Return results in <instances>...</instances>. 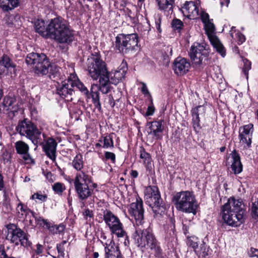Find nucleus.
<instances>
[{"instance_id": "obj_1", "label": "nucleus", "mask_w": 258, "mask_h": 258, "mask_svg": "<svg viewBox=\"0 0 258 258\" xmlns=\"http://www.w3.org/2000/svg\"><path fill=\"white\" fill-rule=\"evenodd\" d=\"M243 204L241 199L231 198L222 207V218L229 226L237 227L244 222Z\"/></svg>"}, {"instance_id": "obj_2", "label": "nucleus", "mask_w": 258, "mask_h": 258, "mask_svg": "<svg viewBox=\"0 0 258 258\" xmlns=\"http://www.w3.org/2000/svg\"><path fill=\"white\" fill-rule=\"evenodd\" d=\"M25 61L28 65L32 67L35 73L41 75L48 74L50 78L51 76L56 75L58 71V68L51 64L43 53H30L27 55Z\"/></svg>"}, {"instance_id": "obj_3", "label": "nucleus", "mask_w": 258, "mask_h": 258, "mask_svg": "<svg viewBox=\"0 0 258 258\" xmlns=\"http://www.w3.org/2000/svg\"><path fill=\"white\" fill-rule=\"evenodd\" d=\"M50 37L60 43H70L74 40L73 31L70 29L66 22L60 18L52 20L48 25Z\"/></svg>"}, {"instance_id": "obj_4", "label": "nucleus", "mask_w": 258, "mask_h": 258, "mask_svg": "<svg viewBox=\"0 0 258 258\" xmlns=\"http://www.w3.org/2000/svg\"><path fill=\"white\" fill-rule=\"evenodd\" d=\"M75 87L87 98L89 97L88 89L74 75H71L67 80L62 82L61 84L57 87L56 93L67 101H71L73 100V96L75 93Z\"/></svg>"}, {"instance_id": "obj_5", "label": "nucleus", "mask_w": 258, "mask_h": 258, "mask_svg": "<svg viewBox=\"0 0 258 258\" xmlns=\"http://www.w3.org/2000/svg\"><path fill=\"white\" fill-rule=\"evenodd\" d=\"M142 228L143 225L136 226V231L133 235L135 244L138 247H145L158 252L160 247L152 230L150 228Z\"/></svg>"}, {"instance_id": "obj_6", "label": "nucleus", "mask_w": 258, "mask_h": 258, "mask_svg": "<svg viewBox=\"0 0 258 258\" xmlns=\"http://www.w3.org/2000/svg\"><path fill=\"white\" fill-rule=\"evenodd\" d=\"M177 210L196 215L198 204L194 195L188 191L177 192L173 198Z\"/></svg>"}, {"instance_id": "obj_7", "label": "nucleus", "mask_w": 258, "mask_h": 258, "mask_svg": "<svg viewBox=\"0 0 258 258\" xmlns=\"http://www.w3.org/2000/svg\"><path fill=\"white\" fill-rule=\"evenodd\" d=\"M138 36L137 34H119L115 37V47L119 52L129 54L138 48Z\"/></svg>"}, {"instance_id": "obj_8", "label": "nucleus", "mask_w": 258, "mask_h": 258, "mask_svg": "<svg viewBox=\"0 0 258 258\" xmlns=\"http://www.w3.org/2000/svg\"><path fill=\"white\" fill-rule=\"evenodd\" d=\"M92 177L84 171L77 173L74 179V186L78 198L85 200L92 195L93 190L90 188Z\"/></svg>"}, {"instance_id": "obj_9", "label": "nucleus", "mask_w": 258, "mask_h": 258, "mask_svg": "<svg viewBox=\"0 0 258 258\" xmlns=\"http://www.w3.org/2000/svg\"><path fill=\"white\" fill-rule=\"evenodd\" d=\"M16 130L22 136H26L35 145H41V130H38L33 123L27 119L20 121Z\"/></svg>"}, {"instance_id": "obj_10", "label": "nucleus", "mask_w": 258, "mask_h": 258, "mask_svg": "<svg viewBox=\"0 0 258 258\" xmlns=\"http://www.w3.org/2000/svg\"><path fill=\"white\" fill-rule=\"evenodd\" d=\"M87 71L93 80H97L100 76L108 74L105 62L98 53L92 54L87 61Z\"/></svg>"}, {"instance_id": "obj_11", "label": "nucleus", "mask_w": 258, "mask_h": 258, "mask_svg": "<svg viewBox=\"0 0 258 258\" xmlns=\"http://www.w3.org/2000/svg\"><path fill=\"white\" fill-rule=\"evenodd\" d=\"M145 201L156 215H162L164 213L165 208L161 205L162 200L159 189L156 186H148L145 190Z\"/></svg>"}, {"instance_id": "obj_12", "label": "nucleus", "mask_w": 258, "mask_h": 258, "mask_svg": "<svg viewBox=\"0 0 258 258\" xmlns=\"http://www.w3.org/2000/svg\"><path fill=\"white\" fill-rule=\"evenodd\" d=\"M189 53L193 67L195 69L200 70L206 65L209 52L203 45L195 44L191 47Z\"/></svg>"}, {"instance_id": "obj_13", "label": "nucleus", "mask_w": 258, "mask_h": 258, "mask_svg": "<svg viewBox=\"0 0 258 258\" xmlns=\"http://www.w3.org/2000/svg\"><path fill=\"white\" fill-rule=\"evenodd\" d=\"M8 234V239L15 244L16 245L21 244L24 247H27L31 244L27 234L22 229L18 228L14 224H10L7 226Z\"/></svg>"}, {"instance_id": "obj_14", "label": "nucleus", "mask_w": 258, "mask_h": 258, "mask_svg": "<svg viewBox=\"0 0 258 258\" xmlns=\"http://www.w3.org/2000/svg\"><path fill=\"white\" fill-rule=\"evenodd\" d=\"M103 213V219L112 233L118 237H123L126 235L122 224L117 216L108 210H104Z\"/></svg>"}, {"instance_id": "obj_15", "label": "nucleus", "mask_w": 258, "mask_h": 258, "mask_svg": "<svg viewBox=\"0 0 258 258\" xmlns=\"http://www.w3.org/2000/svg\"><path fill=\"white\" fill-rule=\"evenodd\" d=\"M130 216L134 219L135 226H142L144 223V210L143 203L140 198L136 199V202L131 204L128 208Z\"/></svg>"}, {"instance_id": "obj_16", "label": "nucleus", "mask_w": 258, "mask_h": 258, "mask_svg": "<svg viewBox=\"0 0 258 258\" xmlns=\"http://www.w3.org/2000/svg\"><path fill=\"white\" fill-rule=\"evenodd\" d=\"M212 21L213 20L211 19L206 22L205 23H204L206 33L208 35L211 44L213 47L216 48V51L219 53L222 57H224L226 52L223 45L217 37L213 35L215 30V28Z\"/></svg>"}, {"instance_id": "obj_17", "label": "nucleus", "mask_w": 258, "mask_h": 258, "mask_svg": "<svg viewBox=\"0 0 258 258\" xmlns=\"http://www.w3.org/2000/svg\"><path fill=\"white\" fill-rule=\"evenodd\" d=\"M41 136H42L43 139L42 138V144L41 145L42 146L46 155L50 159L55 160L56 158L55 154L57 145V143L53 139L50 138L46 140L45 143H44L43 141L45 140L46 135L42 133Z\"/></svg>"}, {"instance_id": "obj_18", "label": "nucleus", "mask_w": 258, "mask_h": 258, "mask_svg": "<svg viewBox=\"0 0 258 258\" xmlns=\"http://www.w3.org/2000/svg\"><path fill=\"white\" fill-rule=\"evenodd\" d=\"M163 123L162 120L147 122V126L149 127L147 131L148 135L151 136L155 140L161 139L164 129Z\"/></svg>"}, {"instance_id": "obj_19", "label": "nucleus", "mask_w": 258, "mask_h": 258, "mask_svg": "<svg viewBox=\"0 0 258 258\" xmlns=\"http://www.w3.org/2000/svg\"><path fill=\"white\" fill-rule=\"evenodd\" d=\"M181 11L185 17L195 19L199 15V7L192 1L186 2Z\"/></svg>"}, {"instance_id": "obj_20", "label": "nucleus", "mask_w": 258, "mask_h": 258, "mask_svg": "<svg viewBox=\"0 0 258 258\" xmlns=\"http://www.w3.org/2000/svg\"><path fill=\"white\" fill-rule=\"evenodd\" d=\"M190 68V62L184 58H176L173 63L174 73L179 76H182L187 73Z\"/></svg>"}, {"instance_id": "obj_21", "label": "nucleus", "mask_w": 258, "mask_h": 258, "mask_svg": "<svg viewBox=\"0 0 258 258\" xmlns=\"http://www.w3.org/2000/svg\"><path fill=\"white\" fill-rule=\"evenodd\" d=\"M98 79V84H94V86L97 87L98 90L103 94L108 93L113 88L111 86L112 83L109 77V73L103 76H100Z\"/></svg>"}, {"instance_id": "obj_22", "label": "nucleus", "mask_w": 258, "mask_h": 258, "mask_svg": "<svg viewBox=\"0 0 258 258\" xmlns=\"http://www.w3.org/2000/svg\"><path fill=\"white\" fill-rule=\"evenodd\" d=\"M205 108L203 105H199L191 110L192 126L196 132H199L201 129L200 115L204 114Z\"/></svg>"}, {"instance_id": "obj_23", "label": "nucleus", "mask_w": 258, "mask_h": 258, "mask_svg": "<svg viewBox=\"0 0 258 258\" xmlns=\"http://www.w3.org/2000/svg\"><path fill=\"white\" fill-rule=\"evenodd\" d=\"M155 2L160 11L166 15L172 13L174 0H155Z\"/></svg>"}, {"instance_id": "obj_24", "label": "nucleus", "mask_w": 258, "mask_h": 258, "mask_svg": "<svg viewBox=\"0 0 258 258\" xmlns=\"http://www.w3.org/2000/svg\"><path fill=\"white\" fill-rule=\"evenodd\" d=\"M121 253L119 247L112 240H108L105 246V258Z\"/></svg>"}, {"instance_id": "obj_25", "label": "nucleus", "mask_w": 258, "mask_h": 258, "mask_svg": "<svg viewBox=\"0 0 258 258\" xmlns=\"http://www.w3.org/2000/svg\"><path fill=\"white\" fill-rule=\"evenodd\" d=\"M231 168L235 174L239 173L242 171V165L240 162L239 155L235 152H233L231 154Z\"/></svg>"}, {"instance_id": "obj_26", "label": "nucleus", "mask_w": 258, "mask_h": 258, "mask_svg": "<svg viewBox=\"0 0 258 258\" xmlns=\"http://www.w3.org/2000/svg\"><path fill=\"white\" fill-rule=\"evenodd\" d=\"M127 70L126 63H122L121 67L118 70L115 71L113 76H112L111 74L109 77L112 84L117 85L122 79L124 78Z\"/></svg>"}, {"instance_id": "obj_27", "label": "nucleus", "mask_w": 258, "mask_h": 258, "mask_svg": "<svg viewBox=\"0 0 258 258\" xmlns=\"http://www.w3.org/2000/svg\"><path fill=\"white\" fill-rule=\"evenodd\" d=\"M34 27L36 32L43 37H48V26L46 27L45 22L42 19H37L34 21Z\"/></svg>"}, {"instance_id": "obj_28", "label": "nucleus", "mask_w": 258, "mask_h": 258, "mask_svg": "<svg viewBox=\"0 0 258 258\" xmlns=\"http://www.w3.org/2000/svg\"><path fill=\"white\" fill-rule=\"evenodd\" d=\"M18 4V0H0V6L6 11L14 9Z\"/></svg>"}, {"instance_id": "obj_29", "label": "nucleus", "mask_w": 258, "mask_h": 258, "mask_svg": "<svg viewBox=\"0 0 258 258\" xmlns=\"http://www.w3.org/2000/svg\"><path fill=\"white\" fill-rule=\"evenodd\" d=\"M140 157L143 160V162L147 169L151 168L152 158L150 154L146 152L143 148H141Z\"/></svg>"}, {"instance_id": "obj_30", "label": "nucleus", "mask_w": 258, "mask_h": 258, "mask_svg": "<svg viewBox=\"0 0 258 258\" xmlns=\"http://www.w3.org/2000/svg\"><path fill=\"white\" fill-rule=\"evenodd\" d=\"M230 35L233 39L237 41L238 44H241L245 40V36L239 31H236L234 27L231 28Z\"/></svg>"}, {"instance_id": "obj_31", "label": "nucleus", "mask_w": 258, "mask_h": 258, "mask_svg": "<svg viewBox=\"0 0 258 258\" xmlns=\"http://www.w3.org/2000/svg\"><path fill=\"white\" fill-rule=\"evenodd\" d=\"M15 147L17 153L21 154L29 151V147L25 142L19 141L15 143Z\"/></svg>"}, {"instance_id": "obj_32", "label": "nucleus", "mask_w": 258, "mask_h": 258, "mask_svg": "<svg viewBox=\"0 0 258 258\" xmlns=\"http://www.w3.org/2000/svg\"><path fill=\"white\" fill-rule=\"evenodd\" d=\"M253 131V125L251 123L245 125L243 126L242 132L239 133L241 136H246L248 137V140L250 141V138H252V135ZM250 141H249V144Z\"/></svg>"}, {"instance_id": "obj_33", "label": "nucleus", "mask_w": 258, "mask_h": 258, "mask_svg": "<svg viewBox=\"0 0 258 258\" xmlns=\"http://www.w3.org/2000/svg\"><path fill=\"white\" fill-rule=\"evenodd\" d=\"M83 157L82 155L78 154L75 157L72 162V165L74 168L77 170H81L83 167Z\"/></svg>"}, {"instance_id": "obj_34", "label": "nucleus", "mask_w": 258, "mask_h": 258, "mask_svg": "<svg viewBox=\"0 0 258 258\" xmlns=\"http://www.w3.org/2000/svg\"><path fill=\"white\" fill-rule=\"evenodd\" d=\"M2 66L5 68H14L15 67L12 60L7 55H4L0 59V66Z\"/></svg>"}, {"instance_id": "obj_35", "label": "nucleus", "mask_w": 258, "mask_h": 258, "mask_svg": "<svg viewBox=\"0 0 258 258\" xmlns=\"http://www.w3.org/2000/svg\"><path fill=\"white\" fill-rule=\"evenodd\" d=\"M47 229L49 230V231L52 234H60L63 232L65 229V226L63 224H59L58 225H55L52 226L50 225V227H48Z\"/></svg>"}, {"instance_id": "obj_36", "label": "nucleus", "mask_w": 258, "mask_h": 258, "mask_svg": "<svg viewBox=\"0 0 258 258\" xmlns=\"http://www.w3.org/2000/svg\"><path fill=\"white\" fill-rule=\"evenodd\" d=\"M208 247L207 245L204 242L202 243L200 245V248L198 249H195V252L198 254L203 257H205L208 254Z\"/></svg>"}, {"instance_id": "obj_37", "label": "nucleus", "mask_w": 258, "mask_h": 258, "mask_svg": "<svg viewBox=\"0 0 258 258\" xmlns=\"http://www.w3.org/2000/svg\"><path fill=\"white\" fill-rule=\"evenodd\" d=\"M94 86H95L94 85H92L91 90V97L92 98L93 103L96 104V106L100 107L101 103L100 102L99 93L97 91H93Z\"/></svg>"}, {"instance_id": "obj_38", "label": "nucleus", "mask_w": 258, "mask_h": 258, "mask_svg": "<svg viewBox=\"0 0 258 258\" xmlns=\"http://www.w3.org/2000/svg\"><path fill=\"white\" fill-rule=\"evenodd\" d=\"M17 211L19 214L21 215V218L26 216L29 212H31L26 206H24L21 203H19L17 207Z\"/></svg>"}, {"instance_id": "obj_39", "label": "nucleus", "mask_w": 258, "mask_h": 258, "mask_svg": "<svg viewBox=\"0 0 258 258\" xmlns=\"http://www.w3.org/2000/svg\"><path fill=\"white\" fill-rule=\"evenodd\" d=\"M83 215L87 222H92L93 221L94 213L92 210L86 209L83 213Z\"/></svg>"}, {"instance_id": "obj_40", "label": "nucleus", "mask_w": 258, "mask_h": 258, "mask_svg": "<svg viewBox=\"0 0 258 258\" xmlns=\"http://www.w3.org/2000/svg\"><path fill=\"white\" fill-rule=\"evenodd\" d=\"M243 67L242 68V72L244 75L246 76V79H248V71L251 69V62L248 59L245 58L243 59Z\"/></svg>"}, {"instance_id": "obj_41", "label": "nucleus", "mask_w": 258, "mask_h": 258, "mask_svg": "<svg viewBox=\"0 0 258 258\" xmlns=\"http://www.w3.org/2000/svg\"><path fill=\"white\" fill-rule=\"evenodd\" d=\"M198 242L199 239L197 237L192 236L188 238L187 243L189 246L193 248L195 251V249H198Z\"/></svg>"}, {"instance_id": "obj_42", "label": "nucleus", "mask_w": 258, "mask_h": 258, "mask_svg": "<svg viewBox=\"0 0 258 258\" xmlns=\"http://www.w3.org/2000/svg\"><path fill=\"white\" fill-rule=\"evenodd\" d=\"M110 147H113V141L111 137L107 136L104 138L103 148L107 149Z\"/></svg>"}, {"instance_id": "obj_43", "label": "nucleus", "mask_w": 258, "mask_h": 258, "mask_svg": "<svg viewBox=\"0 0 258 258\" xmlns=\"http://www.w3.org/2000/svg\"><path fill=\"white\" fill-rule=\"evenodd\" d=\"M14 103V99L7 97L4 98V101L3 102V105L6 108V110H10L11 106Z\"/></svg>"}, {"instance_id": "obj_44", "label": "nucleus", "mask_w": 258, "mask_h": 258, "mask_svg": "<svg viewBox=\"0 0 258 258\" xmlns=\"http://www.w3.org/2000/svg\"><path fill=\"white\" fill-rule=\"evenodd\" d=\"M239 139H240V142L242 145H243L244 148H249L251 146V138H250V143L249 144V140L248 139V137L246 136H241V135L239 134Z\"/></svg>"}, {"instance_id": "obj_45", "label": "nucleus", "mask_w": 258, "mask_h": 258, "mask_svg": "<svg viewBox=\"0 0 258 258\" xmlns=\"http://www.w3.org/2000/svg\"><path fill=\"white\" fill-rule=\"evenodd\" d=\"M172 26L175 29L180 30L183 26V24L179 19H174L172 20Z\"/></svg>"}, {"instance_id": "obj_46", "label": "nucleus", "mask_w": 258, "mask_h": 258, "mask_svg": "<svg viewBox=\"0 0 258 258\" xmlns=\"http://www.w3.org/2000/svg\"><path fill=\"white\" fill-rule=\"evenodd\" d=\"M35 220L37 222V224L42 226H45L46 228L50 227V223L48 222L46 220H45L41 217L37 218L35 217Z\"/></svg>"}, {"instance_id": "obj_47", "label": "nucleus", "mask_w": 258, "mask_h": 258, "mask_svg": "<svg viewBox=\"0 0 258 258\" xmlns=\"http://www.w3.org/2000/svg\"><path fill=\"white\" fill-rule=\"evenodd\" d=\"M46 199H47L46 196L42 195L39 192L34 194L31 197V199H32V200L38 199L42 202L45 201L46 200Z\"/></svg>"}, {"instance_id": "obj_48", "label": "nucleus", "mask_w": 258, "mask_h": 258, "mask_svg": "<svg viewBox=\"0 0 258 258\" xmlns=\"http://www.w3.org/2000/svg\"><path fill=\"white\" fill-rule=\"evenodd\" d=\"M52 188L55 191V192L58 194L61 193L64 189V188L63 187V184L59 182L54 183V184L53 185Z\"/></svg>"}, {"instance_id": "obj_49", "label": "nucleus", "mask_w": 258, "mask_h": 258, "mask_svg": "<svg viewBox=\"0 0 258 258\" xmlns=\"http://www.w3.org/2000/svg\"><path fill=\"white\" fill-rule=\"evenodd\" d=\"M22 155V158L26 163L29 164L33 162V159L31 157L30 154L28 152L21 154Z\"/></svg>"}, {"instance_id": "obj_50", "label": "nucleus", "mask_w": 258, "mask_h": 258, "mask_svg": "<svg viewBox=\"0 0 258 258\" xmlns=\"http://www.w3.org/2000/svg\"><path fill=\"white\" fill-rule=\"evenodd\" d=\"M200 15L203 23H205L206 22L211 20L209 18V14L205 12L202 11Z\"/></svg>"}, {"instance_id": "obj_51", "label": "nucleus", "mask_w": 258, "mask_h": 258, "mask_svg": "<svg viewBox=\"0 0 258 258\" xmlns=\"http://www.w3.org/2000/svg\"><path fill=\"white\" fill-rule=\"evenodd\" d=\"M105 157L107 160H111L112 162L114 163L115 161V155L112 152H105Z\"/></svg>"}, {"instance_id": "obj_52", "label": "nucleus", "mask_w": 258, "mask_h": 258, "mask_svg": "<svg viewBox=\"0 0 258 258\" xmlns=\"http://www.w3.org/2000/svg\"><path fill=\"white\" fill-rule=\"evenodd\" d=\"M56 248L59 255L64 256L65 248L64 246L61 243L57 244Z\"/></svg>"}, {"instance_id": "obj_53", "label": "nucleus", "mask_w": 258, "mask_h": 258, "mask_svg": "<svg viewBox=\"0 0 258 258\" xmlns=\"http://www.w3.org/2000/svg\"><path fill=\"white\" fill-rule=\"evenodd\" d=\"M108 103L109 105V106L112 108L115 106V102L118 101L119 100V98H116L115 99H114L113 98L112 95L111 94L108 96Z\"/></svg>"}, {"instance_id": "obj_54", "label": "nucleus", "mask_w": 258, "mask_h": 258, "mask_svg": "<svg viewBox=\"0 0 258 258\" xmlns=\"http://www.w3.org/2000/svg\"><path fill=\"white\" fill-rule=\"evenodd\" d=\"M248 255L250 257H258V249L251 247L248 251Z\"/></svg>"}, {"instance_id": "obj_55", "label": "nucleus", "mask_w": 258, "mask_h": 258, "mask_svg": "<svg viewBox=\"0 0 258 258\" xmlns=\"http://www.w3.org/2000/svg\"><path fill=\"white\" fill-rule=\"evenodd\" d=\"M155 111V107L153 105H150L148 107L147 111L146 112L147 116L152 115Z\"/></svg>"}, {"instance_id": "obj_56", "label": "nucleus", "mask_w": 258, "mask_h": 258, "mask_svg": "<svg viewBox=\"0 0 258 258\" xmlns=\"http://www.w3.org/2000/svg\"><path fill=\"white\" fill-rule=\"evenodd\" d=\"M141 91L144 95H150L149 91L145 83H142Z\"/></svg>"}, {"instance_id": "obj_57", "label": "nucleus", "mask_w": 258, "mask_h": 258, "mask_svg": "<svg viewBox=\"0 0 258 258\" xmlns=\"http://www.w3.org/2000/svg\"><path fill=\"white\" fill-rule=\"evenodd\" d=\"M169 222L170 224V230L168 231L169 235H173L174 234V229L175 228L174 224L173 223V220L172 218L169 219Z\"/></svg>"}, {"instance_id": "obj_58", "label": "nucleus", "mask_w": 258, "mask_h": 258, "mask_svg": "<svg viewBox=\"0 0 258 258\" xmlns=\"http://www.w3.org/2000/svg\"><path fill=\"white\" fill-rule=\"evenodd\" d=\"M35 251L38 255L41 254L43 252V246L40 244H37L36 245V249Z\"/></svg>"}, {"instance_id": "obj_59", "label": "nucleus", "mask_w": 258, "mask_h": 258, "mask_svg": "<svg viewBox=\"0 0 258 258\" xmlns=\"http://www.w3.org/2000/svg\"><path fill=\"white\" fill-rule=\"evenodd\" d=\"M131 175L133 177L137 178L138 176V172L137 170H132Z\"/></svg>"}, {"instance_id": "obj_60", "label": "nucleus", "mask_w": 258, "mask_h": 258, "mask_svg": "<svg viewBox=\"0 0 258 258\" xmlns=\"http://www.w3.org/2000/svg\"><path fill=\"white\" fill-rule=\"evenodd\" d=\"M3 187H4L3 176L0 173V190L2 189Z\"/></svg>"}, {"instance_id": "obj_61", "label": "nucleus", "mask_w": 258, "mask_h": 258, "mask_svg": "<svg viewBox=\"0 0 258 258\" xmlns=\"http://www.w3.org/2000/svg\"><path fill=\"white\" fill-rule=\"evenodd\" d=\"M94 258H98L99 257V253L98 252H94L93 254Z\"/></svg>"}, {"instance_id": "obj_62", "label": "nucleus", "mask_w": 258, "mask_h": 258, "mask_svg": "<svg viewBox=\"0 0 258 258\" xmlns=\"http://www.w3.org/2000/svg\"><path fill=\"white\" fill-rule=\"evenodd\" d=\"M67 243V240H63L60 243L64 246V244H66Z\"/></svg>"}, {"instance_id": "obj_63", "label": "nucleus", "mask_w": 258, "mask_h": 258, "mask_svg": "<svg viewBox=\"0 0 258 258\" xmlns=\"http://www.w3.org/2000/svg\"><path fill=\"white\" fill-rule=\"evenodd\" d=\"M220 150L221 152H224L225 150V147H222L220 149Z\"/></svg>"}, {"instance_id": "obj_64", "label": "nucleus", "mask_w": 258, "mask_h": 258, "mask_svg": "<svg viewBox=\"0 0 258 258\" xmlns=\"http://www.w3.org/2000/svg\"><path fill=\"white\" fill-rule=\"evenodd\" d=\"M5 71V69L4 68H0V75H1Z\"/></svg>"}]
</instances>
